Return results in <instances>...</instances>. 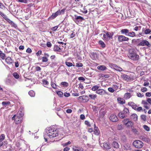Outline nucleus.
Instances as JSON below:
<instances>
[{
	"mask_svg": "<svg viewBox=\"0 0 151 151\" xmlns=\"http://www.w3.org/2000/svg\"><path fill=\"white\" fill-rule=\"evenodd\" d=\"M47 136L50 138H52L55 137L58 135V130L55 128H50L47 132Z\"/></svg>",
	"mask_w": 151,
	"mask_h": 151,
	"instance_id": "1",
	"label": "nucleus"
},
{
	"mask_svg": "<svg viewBox=\"0 0 151 151\" xmlns=\"http://www.w3.org/2000/svg\"><path fill=\"white\" fill-rule=\"evenodd\" d=\"M121 77L123 80L126 81L127 82H130L133 81L135 79V77L132 75H127L123 74L121 75Z\"/></svg>",
	"mask_w": 151,
	"mask_h": 151,
	"instance_id": "2",
	"label": "nucleus"
},
{
	"mask_svg": "<svg viewBox=\"0 0 151 151\" xmlns=\"http://www.w3.org/2000/svg\"><path fill=\"white\" fill-rule=\"evenodd\" d=\"M121 32L122 34H124L128 36L134 37L135 36V33L133 31L129 32V30L126 29H123L121 30Z\"/></svg>",
	"mask_w": 151,
	"mask_h": 151,
	"instance_id": "3",
	"label": "nucleus"
},
{
	"mask_svg": "<svg viewBox=\"0 0 151 151\" xmlns=\"http://www.w3.org/2000/svg\"><path fill=\"white\" fill-rule=\"evenodd\" d=\"M128 56L129 58L134 61L138 60L139 58V55L134 51H129Z\"/></svg>",
	"mask_w": 151,
	"mask_h": 151,
	"instance_id": "4",
	"label": "nucleus"
},
{
	"mask_svg": "<svg viewBox=\"0 0 151 151\" xmlns=\"http://www.w3.org/2000/svg\"><path fill=\"white\" fill-rule=\"evenodd\" d=\"M133 144L134 147L137 148H141L144 145L143 143L141 141L138 140L134 141Z\"/></svg>",
	"mask_w": 151,
	"mask_h": 151,
	"instance_id": "5",
	"label": "nucleus"
},
{
	"mask_svg": "<svg viewBox=\"0 0 151 151\" xmlns=\"http://www.w3.org/2000/svg\"><path fill=\"white\" fill-rule=\"evenodd\" d=\"M115 38L117 37L118 41L119 42H122L125 41H128L129 40V38L123 35H116L115 36Z\"/></svg>",
	"mask_w": 151,
	"mask_h": 151,
	"instance_id": "6",
	"label": "nucleus"
},
{
	"mask_svg": "<svg viewBox=\"0 0 151 151\" xmlns=\"http://www.w3.org/2000/svg\"><path fill=\"white\" fill-rule=\"evenodd\" d=\"M138 45L142 46L146 45L149 47H150L151 46V44L148 41L143 39H142L141 42L138 44Z\"/></svg>",
	"mask_w": 151,
	"mask_h": 151,
	"instance_id": "7",
	"label": "nucleus"
},
{
	"mask_svg": "<svg viewBox=\"0 0 151 151\" xmlns=\"http://www.w3.org/2000/svg\"><path fill=\"white\" fill-rule=\"evenodd\" d=\"M110 120L112 122H116L118 121V119L115 114H111L109 117Z\"/></svg>",
	"mask_w": 151,
	"mask_h": 151,
	"instance_id": "8",
	"label": "nucleus"
},
{
	"mask_svg": "<svg viewBox=\"0 0 151 151\" xmlns=\"http://www.w3.org/2000/svg\"><path fill=\"white\" fill-rule=\"evenodd\" d=\"M22 118L21 117V116L18 115H17L14 122L16 124H18L21 123L22 122Z\"/></svg>",
	"mask_w": 151,
	"mask_h": 151,
	"instance_id": "9",
	"label": "nucleus"
},
{
	"mask_svg": "<svg viewBox=\"0 0 151 151\" xmlns=\"http://www.w3.org/2000/svg\"><path fill=\"white\" fill-rule=\"evenodd\" d=\"M78 98L80 100L83 101H84L86 102L88 101L89 99L88 96L86 95L80 96L78 97Z\"/></svg>",
	"mask_w": 151,
	"mask_h": 151,
	"instance_id": "10",
	"label": "nucleus"
},
{
	"mask_svg": "<svg viewBox=\"0 0 151 151\" xmlns=\"http://www.w3.org/2000/svg\"><path fill=\"white\" fill-rule=\"evenodd\" d=\"M96 93L101 95H104L106 93L105 90L100 88L98 90H97V91H96Z\"/></svg>",
	"mask_w": 151,
	"mask_h": 151,
	"instance_id": "11",
	"label": "nucleus"
},
{
	"mask_svg": "<svg viewBox=\"0 0 151 151\" xmlns=\"http://www.w3.org/2000/svg\"><path fill=\"white\" fill-rule=\"evenodd\" d=\"M5 59L6 63L8 65H11L14 63V60L9 57H8Z\"/></svg>",
	"mask_w": 151,
	"mask_h": 151,
	"instance_id": "12",
	"label": "nucleus"
},
{
	"mask_svg": "<svg viewBox=\"0 0 151 151\" xmlns=\"http://www.w3.org/2000/svg\"><path fill=\"white\" fill-rule=\"evenodd\" d=\"M105 33L106 34V37H107V39H108V41L111 39L113 38V36L114 35V33L113 32L110 33L108 32H105Z\"/></svg>",
	"mask_w": 151,
	"mask_h": 151,
	"instance_id": "13",
	"label": "nucleus"
},
{
	"mask_svg": "<svg viewBox=\"0 0 151 151\" xmlns=\"http://www.w3.org/2000/svg\"><path fill=\"white\" fill-rule=\"evenodd\" d=\"M90 56L93 60H96L98 57L97 53L96 52H91L90 54Z\"/></svg>",
	"mask_w": 151,
	"mask_h": 151,
	"instance_id": "14",
	"label": "nucleus"
},
{
	"mask_svg": "<svg viewBox=\"0 0 151 151\" xmlns=\"http://www.w3.org/2000/svg\"><path fill=\"white\" fill-rule=\"evenodd\" d=\"M97 68L98 70L103 71L106 70L107 69L106 67L104 65H100L97 67Z\"/></svg>",
	"mask_w": 151,
	"mask_h": 151,
	"instance_id": "15",
	"label": "nucleus"
},
{
	"mask_svg": "<svg viewBox=\"0 0 151 151\" xmlns=\"http://www.w3.org/2000/svg\"><path fill=\"white\" fill-rule=\"evenodd\" d=\"M112 147L115 150L117 149L119 147V145L117 142L115 141H113L112 143Z\"/></svg>",
	"mask_w": 151,
	"mask_h": 151,
	"instance_id": "16",
	"label": "nucleus"
},
{
	"mask_svg": "<svg viewBox=\"0 0 151 151\" xmlns=\"http://www.w3.org/2000/svg\"><path fill=\"white\" fill-rule=\"evenodd\" d=\"M142 104L144 105V107L147 109H149V104L145 100H142Z\"/></svg>",
	"mask_w": 151,
	"mask_h": 151,
	"instance_id": "17",
	"label": "nucleus"
},
{
	"mask_svg": "<svg viewBox=\"0 0 151 151\" xmlns=\"http://www.w3.org/2000/svg\"><path fill=\"white\" fill-rule=\"evenodd\" d=\"M131 118L134 121H137L138 119V116L137 114H134L131 116Z\"/></svg>",
	"mask_w": 151,
	"mask_h": 151,
	"instance_id": "18",
	"label": "nucleus"
},
{
	"mask_svg": "<svg viewBox=\"0 0 151 151\" xmlns=\"http://www.w3.org/2000/svg\"><path fill=\"white\" fill-rule=\"evenodd\" d=\"M89 98L91 99L95 100L97 98V96L96 94H91L88 95Z\"/></svg>",
	"mask_w": 151,
	"mask_h": 151,
	"instance_id": "19",
	"label": "nucleus"
},
{
	"mask_svg": "<svg viewBox=\"0 0 151 151\" xmlns=\"http://www.w3.org/2000/svg\"><path fill=\"white\" fill-rule=\"evenodd\" d=\"M94 134L96 135H98L100 133V131L98 129V127H96L95 124H94Z\"/></svg>",
	"mask_w": 151,
	"mask_h": 151,
	"instance_id": "20",
	"label": "nucleus"
},
{
	"mask_svg": "<svg viewBox=\"0 0 151 151\" xmlns=\"http://www.w3.org/2000/svg\"><path fill=\"white\" fill-rule=\"evenodd\" d=\"M118 103L121 104H124L125 103V100L122 98H118L117 99Z\"/></svg>",
	"mask_w": 151,
	"mask_h": 151,
	"instance_id": "21",
	"label": "nucleus"
},
{
	"mask_svg": "<svg viewBox=\"0 0 151 151\" xmlns=\"http://www.w3.org/2000/svg\"><path fill=\"white\" fill-rule=\"evenodd\" d=\"M103 146L104 148L106 150H109L111 148L110 144L107 143H104Z\"/></svg>",
	"mask_w": 151,
	"mask_h": 151,
	"instance_id": "22",
	"label": "nucleus"
},
{
	"mask_svg": "<svg viewBox=\"0 0 151 151\" xmlns=\"http://www.w3.org/2000/svg\"><path fill=\"white\" fill-rule=\"evenodd\" d=\"M127 114L124 112L123 111L120 112L119 114V116L120 118L123 119L125 117Z\"/></svg>",
	"mask_w": 151,
	"mask_h": 151,
	"instance_id": "23",
	"label": "nucleus"
},
{
	"mask_svg": "<svg viewBox=\"0 0 151 151\" xmlns=\"http://www.w3.org/2000/svg\"><path fill=\"white\" fill-rule=\"evenodd\" d=\"M53 50L55 51L60 52L61 51V49L57 45H55L53 48Z\"/></svg>",
	"mask_w": 151,
	"mask_h": 151,
	"instance_id": "24",
	"label": "nucleus"
},
{
	"mask_svg": "<svg viewBox=\"0 0 151 151\" xmlns=\"http://www.w3.org/2000/svg\"><path fill=\"white\" fill-rule=\"evenodd\" d=\"M75 19L78 20V22H82L84 20V18L80 16H78L75 18Z\"/></svg>",
	"mask_w": 151,
	"mask_h": 151,
	"instance_id": "25",
	"label": "nucleus"
},
{
	"mask_svg": "<svg viewBox=\"0 0 151 151\" xmlns=\"http://www.w3.org/2000/svg\"><path fill=\"white\" fill-rule=\"evenodd\" d=\"M120 139L121 142L123 143H124L126 142L127 141L126 137L124 135L121 136Z\"/></svg>",
	"mask_w": 151,
	"mask_h": 151,
	"instance_id": "26",
	"label": "nucleus"
},
{
	"mask_svg": "<svg viewBox=\"0 0 151 151\" xmlns=\"http://www.w3.org/2000/svg\"><path fill=\"white\" fill-rule=\"evenodd\" d=\"M112 65H114L113 67L114 68V69L115 70L120 72L122 71V69L120 67L117 66L116 65H113V64H112Z\"/></svg>",
	"mask_w": 151,
	"mask_h": 151,
	"instance_id": "27",
	"label": "nucleus"
},
{
	"mask_svg": "<svg viewBox=\"0 0 151 151\" xmlns=\"http://www.w3.org/2000/svg\"><path fill=\"white\" fill-rule=\"evenodd\" d=\"M140 139L146 142H148L149 141V139L143 136H141L140 137Z\"/></svg>",
	"mask_w": 151,
	"mask_h": 151,
	"instance_id": "28",
	"label": "nucleus"
},
{
	"mask_svg": "<svg viewBox=\"0 0 151 151\" xmlns=\"http://www.w3.org/2000/svg\"><path fill=\"white\" fill-rule=\"evenodd\" d=\"M60 14V10H59L55 13H53L51 16V17L53 18H55L58 15Z\"/></svg>",
	"mask_w": 151,
	"mask_h": 151,
	"instance_id": "29",
	"label": "nucleus"
},
{
	"mask_svg": "<svg viewBox=\"0 0 151 151\" xmlns=\"http://www.w3.org/2000/svg\"><path fill=\"white\" fill-rule=\"evenodd\" d=\"M0 58L3 60H4L6 58L5 54L0 50Z\"/></svg>",
	"mask_w": 151,
	"mask_h": 151,
	"instance_id": "30",
	"label": "nucleus"
},
{
	"mask_svg": "<svg viewBox=\"0 0 151 151\" xmlns=\"http://www.w3.org/2000/svg\"><path fill=\"white\" fill-rule=\"evenodd\" d=\"M4 18L6 20L9 22L10 24L12 25L14 24V23L7 17H4Z\"/></svg>",
	"mask_w": 151,
	"mask_h": 151,
	"instance_id": "31",
	"label": "nucleus"
},
{
	"mask_svg": "<svg viewBox=\"0 0 151 151\" xmlns=\"http://www.w3.org/2000/svg\"><path fill=\"white\" fill-rule=\"evenodd\" d=\"M125 149L127 150H128L130 149V144L127 143H126L124 146Z\"/></svg>",
	"mask_w": 151,
	"mask_h": 151,
	"instance_id": "32",
	"label": "nucleus"
},
{
	"mask_svg": "<svg viewBox=\"0 0 151 151\" xmlns=\"http://www.w3.org/2000/svg\"><path fill=\"white\" fill-rule=\"evenodd\" d=\"M131 96L130 93H126L124 94V98L125 99H127L130 98Z\"/></svg>",
	"mask_w": 151,
	"mask_h": 151,
	"instance_id": "33",
	"label": "nucleus"
},
{
	"mask_svg": "<svg viewBox=\"0 0 151 151\" xmlns=\"http://www.w3.org/2000/svg\"><path fill=\"white\" fill-rule=\"evenodd\" d=\"M99 43L103 48H104L105 47L106 45L105 44L102 40H99Z\"/></svg>",
	"mask_w": 151,
	"mask_h": 151,
	"instance_id": "34",
	"label": "nucleus"
},
{
	"mask_svg": "<svg viewBox=\"0 0 151 151\" xmlns=\"http://www.w3.org/2000/svg\"><path fill=\"white\" fill-rule=\"evenodd\" d=\"M65 64L68 67H70L72 66H75V65H73L72 63L68 61H66L65 62Z\"/></svg>",
	"mask_w": 151,
	"mask_h": 151,
	"instance_id": "35",
	"label": "nucleus"
},
{
	"mask_svg": "<svg viewBox=\"0 0 151 151\" xmlns=\"http://www.w3.org/2000/svg\"><path fill=\"white\" fill-rule=\"evenodd\" d=\"M140 118L143 121H146V116L145 115H142L140 116Z\"/></svg>",
	"mask_w": 151,
	"mask_h": 151,
	"instance_id": "36",
	"label": "nucleus"
},
{
	"mask_svg": "<svg viewBox=\"0 0 151 151\" xmlns=\"http://www.w3.org/2000/svg\"><path fill=\"white\" fill-rule=\"evenodd\" d=\"M29 94L31 97H33L35 96V93L34 91L32 90L30 91L29 92Z\"/></svg>",
	"mask_w": 151,
	"mask_h": 151,
	"instance_id": "37",
	"label": "nucleus"
},
{
	"mask_svg": "<svg viewBox=\"0 0 151 151\" xmlns=\"http://www.w3.org/2000/svg\"><path fill=\"white\" fill-rule=\"evenodd\" d=\"M48 59L47 57H43L42 58V62L43 63L46 62L48 61Z\"/></svg>",
	"mask_w": 151,
	"mask_h": 151,
	"instance_id": "38",
	"label": "nucleus"
},
{
	"mask_svg": "<svg viewBox=\"0 0 151 151\" xmlns=\"http://www.w3.org/2000/svg\"><path fill=\"white\" fill-rule=\"evenodd\" d=\"M14 77L16 79H18L19 78V75L17 72H14L13 73Z\"/></svg>",
	"mask_w": 151,
	"mask_h": 151,
	"instance_id": "39",
	"label": "nucleus"
},
{
	"mask_svg": "<svg viewBox=\"0 0 151 151\" xmlns=\"http://www.w3.org/2000/svg\"><path fill=\"white\" fill-rule=\"evenodd\" d=\"M43 84L45 86H47L49 84V82L47 80L43 79L42 80Z\"/></svg>",
	"mask_w": 151,
	"mask_h": 151,
	"instance_id": "40",
	"label": "nucleus"
},
{
	"mask_svg": "<svg viewBox=\"0 0 151 151\" xmlns=\"http://www.w3.org/2000/svg\"><path fill=\"white\" fill-rule=\"evenodd\" d=\"M99 86H95L92 87V88H91V90L93 91H97V90H98V89H99Z\"/></svg>",
	"mask_w": 151,
	"mask_h": 151,
	"instance_id": "41",
	"label": "nucleus"
},
{
	"mask_svg": "<svg viewBox=\"0 0 151 151\" xmlns=\"http://www.w3.org/2000/svg\"><path fill=\"white\" fill-rule=\"evenodd\" d=\"M129 121V119H124L123 120V123L125 125H126L127 124Z\"/></svg>",
	"mask_w": 151,
	"mask_h": 151,
	"instance_id": "42",
	"label": "nucleus"
},
{
	"mask_svg": "<svg viewBox=\"0 0 151 151\" xmlns=\"http://www.w3.org/2000/svg\"><path fill=\"white\" fill-rule=\"evenodd\" d=\"M10 104V102L9 101H7V102H4L3 101L2 103V104L3 105L5 106V107L6 106V105H7L9 104Z\"/></svg>",
	"mask_w": 151,
	"mask_h": 151,
	"instance_id": "43",
	"label": "nucleus"
},
{
	"mask_svg": "<svg viewBox=\"0 0 151 151\" xmlns=\"http://www.w3.org/2000/svg\"><path fill=\"white\" fill-rule=\"evenodd\" d=\"M141 26H137L134 27V30L135 31H137L140 30L141 29Z\"/></svg>",
	"mask_w": 151,
	"mask_h": 151,
	"instance_id": "44",
	"label": "nucleus"
},
{
	"mask_svg": "<svg viewBox=\"0 0 151 151\" xmlns=\"http://www.w3.org/2000/svg\"><path fill=\"white\" fill-rule=\"evenodd\" d=\"M57 94L60 96L61 97L63 95V92L60 91H58L56 92Z\"/></svg>",
	"mask_w": 151,
	"mask_h": 151,
	"instance_id": "45",
	"label": "nucleus"
},
{
	"mask_svg": "<svg viewBox=\"0 0 151 151\" xmlns=\"http://www.w3.org/2000/svg\"><path fill=\"white\" fill-rule=\"evenodd\" d=\"M143 127L144 129L147 131H149L150 130V128L146 125H143Z\"/></svg>",
	"mask_w": 151,
	"mask_h": 151,
	"instance_id": "46",
	"label": "nucleus"
},
{
	"mask_svg": "<svg viewBox=\"0 0 151 151\" xmlns=\"http://www.w3.org/2000/svg\"><path fill=\"white\" fill-rule=\"evenodd\" d=\"M61 85H63L64 86L67 87L68 85V84L66 82H63L61 83Z\"/></svg>",
	"mask_w": 151,
	"mask_h": 151,
	"instance_id": "47",
	"label": "nucleus"
},
{
	"mask_svg": "<svg viewBox=\"0 0 151 151\" xmlns=\"http://www.w3.org/2000/svg\"><path fill=\"white\" fill-rule=\"evenodd\" d=\"M5 138V135L4 134H2L0 136V141H3Z\"/></svg>",
	"mask_w": 151,
	"mask_h": 151,
	"instance_id": "48",
	"label": "nucleus"
},
{
	"mask_svg": "<svg viewBox=\"0 0 151 151\" xmlns=\"http://www.w3.org/2000/svg\"><path fill=\"white\" fill-rule=\"evenodd\" d=\"M112 87L113 88V89L115 90H117L119 88V86L115 85V84H113L112 86Z\"/></svg>",
	"mask_w": 151,
	"mask_h": 151,
	"instance_id": "49",
	"label": "nucleus"
},
{
	"mask_svg": "<svg viewBox=\"0 0 151 151\" xmlns=\"http://www.w3.org/2000/svg\"><path fill=\"white\" fill-rule=\"evenodd\" d=\"M151 32V30L150 29H147L145 30L144 32L145 34H148Z\"/></svg>",
	"mask_w": 151,
	"mask_h": 151,
	"instance_id": "50",
	"label": "nucleus"
},
{
	"mask_svg": "<svg viewBox=\"0 0 151 151\" xmlns=\"http://www.w3.org/2000/svg\"><path fill=\"white\" fill-rule=\"evenodd\" d=\"M108 90L109 92L111 93H113L114 91L115 90L113 89V88L112 87L109 88L108 89Z\"/></svg>",
	"mask_w": 151,
	"mask_h": 151,
	"instance_id": "51",
	"label": "nucleus"
},
{
	"mask_svg": "<svg viewBox=\"0 0 151 151\" xmlns=\"http://www.w3.org/2000/svg\"><path fill=\"white\" fill-rule=\"evenodd\" d=\"M147 91V88L146 87H142L141 89V91L143 92H146Z\"/></svg>",
	"mask_w": 151,
	"mask_h": 151,
	"instance_id": "52",
	"label": "nucleus"
},
{
	"mask_svg": "<svg viewBox=\"0 0 151 151\" xmlns=\"http://www.w3.org/2000/svg\"><path fill=\"white\" fill-rule=\"evenodd\" d=\"M103 39L105 41H108V39H107V37H106V34H103Z\"/></svg>",
	"mask_w": 151,
	"mask_h": 151,
	"instance_id": "53",
	"label": "nucleus"
},
{
	"mask_svg": "<svg viewBox=\"0 0 151 151\" xmlns=\"http://www.w3.org/2000/svg\"><path fill=\"white\" fill-rule=\"evenodd\" d=\"M133 125V123L132 122L129 121L127 124L126 126L127 127H132Z\"/></svg>",
	"mask_w": 151,
	"mask_h": 151,
	"instance_id": "54",
	"label": "nucleus"
},
{
	"mask_svg": "<svg viewBox=\"0 0 151 151\" xmlns=\"http://www.w3.org/2000/svg\"><path fill=\"white\" fill-rule=\"evenodd\" d=\"M58 26L52 27L51 28V30L53 31H55L58 28Z\"/></svg>",
	"mask_w": 151,
	"mask_h": 151,
	"instance_id": "55",
	"label": "nucleus"
},
{
	"mask_svg": "<svg viewBox=\"0 0 151 151\" xmlns=\"http://www.w3.org/2000/svg\"><path fill=\"white\" fill-rule=\"evenodd\" d=\"M129 105L131 106L132 108L135 105V104L133 102H129L128 103Z\"/></svg>",
	"mask_w": 151,
	"mask_h": 151,
	"instance_id": "56",
	"label": "nucleus"
},
{
	"mask_svg": "<svg viewBox=\"0 0 151 151\" xmlns=\"http://www.w3.org/2000/svg\"><path fill=\"white\" fill-rule=\"evenodd\" d=\"M129 105L131 106L132 108L135 105V104L133 102H129L128 103Z\"/></svg>",
	"mask_w": 151,
	"mask_h": 151,
	"instance_id": "57",
	"label": "nucleus"
},
{
	"mask_svg": "<svg viewBox=\"0 0 151 151\" xmlns=\"http://www.w3.org/2000/svg\"><path fill=\"white\" fill-rule=\"evenodd\" d=\"M137 96L139 97L142 98L144 96L143 94H142L138 92L137 94Z\"/></svg>",
	"mask_w": 151,
	"mask_h": 151,
	"instance_id": "58",
	"label": "nucleus"
},
{
	"mask_svg": "<svg viewBox=\"0 0 151 151\" xmlns=\"http://www.w3.org/2000/svg\"><path fill=\"white\" fill-rule=\"evenodd\" d=\"M35 69L36 71H40L41 70V68L38 66H37L35 67Z\"/></svg>",
	"mask_w": 151,
	"mask_h": 151,
	"instance_id": "59",
	"label": "nucleus"
},
{
	"mask_svg": "<svg viewBox=\"0 0 151 151\" xmlns=\"http://www.w3.org/2000/svg\"><path fill=\"white\" fill-rule=\"evenodd\" d=\"M123 111L127 114L129 112V110L128 109L126 108H124V109Z\"/></svg>",
	"mask_w": 151,
	"mask_h": 151,
	"instance_id": "60",
	"label": "nucleus"
},
{
	"mask_svg": "<svg viewBox=\"0 0 151 151\" xmlns=\"http://www.w3.org/2000/svg\"><path fill=\"white\" fill-rule=\"evenodd\" d=\"M83 64L81 63H77L76 65V66L77 67H82L83 66Z\"/></svg>",
	"mask_w": 151,
	"mask_h": 151,
	"instance_id": "61",
	"label": "nucleus"
},
{
	"mask_svg": "<svg viewBox=\"0 0 151 151\" xmlns=\"http://www.w3.org/2000/svg\"><path fill=\"white\" fill-rule=\"evenodd\" d=\"M140 112L143 110L142 107H137L136 110Z\"/></svg>",
	"mask_w": 151,
	"mask_h": 151,
	"instance_id": "62",
	"label": "nucleus"
},
{
	"mask_svg": "<svg viewBox=\"0 0 151 151\" xmlns=\"http://www.w3.org/2000/svg\"><path fill=\"white\" fill-rule=\"evenodd\" d=\"M66 10L65 8H64L62 9L61 10V11L60 10V14H64L65 11Z\"/></svg>",
	"mask_w": 151,
	"mask_h": 151,
	"instance_id": "63",
	"label": "nucleus"
},
{
	"mask_svg": "<svg viewBox=\"0 0 151 151\" xmlns=\"http://www.w3.org/2000/svg\"><path fill=\"white\" fill-rule=\"evenodd\" d=\"M47 46L48 47H50L52 46V45L50 42H47Z\"/></svg>",
	"mask_w": 151,
	"mask_h": 151,
	"instance_id": "64",
	"label": "nucleus"
}]
</instances>
